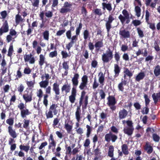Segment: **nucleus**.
Wrapping results in <instances>:
<instances>
[{
    "label": "nucleus",
    "mask_w": 160,
    "mask_h": 160,
    "mask_svg": "<svg viewBox=\"0 0 160 160\" xmlns=\"http://www.w3.org/2000/svg\"><path fill=\"white\" fill-rule=\"evenodd\" d=\"M113 51L109 48L102 55V60L103 62L107 63L111 60L113 58Z\"/></svg>",
    "instance_id": "obj_1"
},
{
    "label": "nucleus",
    "mask_w": 160,
    "mask_h": 160,
    "mask_svg": "<svg viewBox=\"0 0 160 160\" xmlns=\"http://www.w3.org/2000/svg\"><path fill=\"white\" fill-rule=\"evenodd\" d=\"M108 101L107 104L110 107V108L112 110H114L116 107L115 106L117 103L115 98L112 96H109L107 98Z\"/></svg>",
    "instance_id": "obj_2"
},
{
    "label": "nucleus",
    "mask_w": 160,
    "mask_h": 160,
    "mask_svg": "<svg viewBox=\"0 0 160 160\" xmlns=\"http://www.w3.org/2000/svg\"><path fill=\"white\" fill-rule=\"evenodd\" d=\"M122 13L123 16L120 14L118 17V18L120 20L122 23L123 24L126 19L127 20L126 22V23H129L130 22V20H129L130 17L128 11L125 10H123L122 11Z\"/></svg>",
    "instance_id": "obj_3"
},
{
    "label": "nucleus",
    "mask_w": 160,
    "mask_h": 160,
    "mask_svg": "<svg viewBox=\"0 0 160 160\" xmlns=\"http://www.w3.org/2000/svg\"><path fill=\"white\" fill-rule=\"evenodd\" d=\"M76 89L75 87H73L71 90V94L69 97V99L70 102L73 103L75 102L76 96Z\"/></svg>",
    "instance_id": "obj_4"
},
{
    "label": "nucleus",
    "mask_w": 160,
    "mask_h": 160,
    "mask_svg": "<svg viewBox=\"0 0 160 160\" xmlns=\"http://www.w3.org/2000/svg\"><path fill=\"white\" fill-rule=\"evenodd\" d=\"M23 98L26 103L31 102L32 99V93L26 91L25 93L23 95Z\"/></svg>",
    "instance_id": "obj_5"
},
{
    "label": "nucleus",
    "mask_w": 160,
    "mask_h": 160,
    "mask_svg": "<svg viewBox=\"0 0 160 160\" xmlns=\"http://www.w3.org/2000/svg\"><path fill=\"white\" fill-rule=\"evenodd\" d=\"M98 81L99 84V88H103V86L104 84L105 81V76L102 72H100L98 75Z\"/></svg>",
    "instance_id": "obj_6"
},
{
    "label": "nucleus",
    "mask_w": 160,
    "mask_h": 160,
    "mask_svg": "<svg viewBox=\"0 0 160 160\" xmlns=\"http://www.w3.org/2000/svg\"><path fill=\"white\" fill-rule=\"evenodd\" d=\"M24 59L26 62H29L31 64H34L35 62V58L31 54L25 55L24 56Z\"/></svg>",
    "instance_id": "obj_7"
},
{
    "label": "nucleus",
    "mask_w": 160,
    "mask_h": 160,
    "mask_svg": "<svg viewBox=\"0 0 160 160\" xmlns=\"http://www.w3.org/2000/svg\"><path fill=\"white\" fill-rule=\"evenodd\" d=\"M8 26L7 21H5L2 26L0 28V35H2L4 32L8 31Z\"/></svg>",
    "instance_id": "obj_8"
},
{
    "label": "nucleus",
    "mask_w": 160,
    "mask_h": 160,
    "mask_svg": "<svg viewBox=\"0 0 160 160\" xmlns=\"http://www.w3.org/2000/svg\"><path fill=\"white\" fill-rule=\"evenodd\" d=\"M119 35L122 38H126L130 37V33L129 31L126 30H120L119 32Z\"/></svg>",
    "instance_id": "obj_9"
},
{
    "label": "nucleus",
    "mask_w": 160,
    "mask_h": 160,
    "mask_svg": "<svg viewBox=\"0 0 160 160\" xmlns=\"http://www.w3.org/2000/svg\"><path fill=\"white\" fill-rule=\"evenodd\" d=\"M128 114V111L125 109H123L120 110L118 113V117L120 119L125 118Z\"/></svg>",
    "instance_id": "obj_10"
},
{
    "label": "nucleus",
    "mask_w": 160,
    "mask_h": 160,
    "mask_svg": "<svg viewBox=\"0 0 160 160\" xmlns=\"http://www.w3.org/2000/svg\"><path fill=\"white\" fill-rule=\"evenodd\" d=\"M79 76L78 74H75L72 79L73 87H75L76 88L78 84V79L79 78Z\"/></svg>",
    "instance_id": "obj_11"
},
{
    "label": "nucleus",
    "mask_w": 160,
    "mask_h": 160,
    "mask_svg": "<svg viewBox=\"0 0 160 160\" xmlns=\"http://www.w3.org/2000/svg\"><path fill=\"white\" fill-rule=\"evenodd\" d=\"M134 130L133 127L129 128L126 127L124 128L123 131L128 136H130L132 134Z\"/></svg>",
    "instance_id": "obj_12"
},
{
    "label": "nucleus",
    "mask_w": 160,
    "mask_h": 160,
    "mask_svg": "<svg viewBox=\"0 0 160 160\" xmlns=\"http://www.w3.org/2000/svg\"><path fill=\"white\" fill-rule=\"evenodd\" d=\"M53 90L54 92L56 95H58L60 94V89L59 85L57 82L53 83L52 86Z\"/></svg>",
    "instance_id": "obj_13"
},
{
    "label": "nucleus",
    "mask_w": 160,
    "mask_h": 160,
    "mask_svg": "<svg viewBox=\"0 0 160 160\" xmlns=\"http://www.w3.org/2000/svg\"><path fill=\"white\" fill-rule=\"evenodd\" d=\"M45 55L42 54L39 55L38 63L40 66L42 67L45 62Z\"/></svg>",
    "instance_id": "obj_14"
},
{
    "label": "nucleus",
    "mask_w": 160,
    "mask_h": 160,
    "mask_svg": "<svg viewBox=\"0 0 160 160\" xmlns=\"http://www.w3.org/2000/svg\"><path fill=\"white\" fill-rule=\"evenodd\" d=\"M75 118L77 121L80 122L82 117L81 116V110L80 108L78 107L75 113Z\"/></svg>",
    "instance_id": "obj_15"
},
{
    "label": "nucleus",
    "mask_w": 160,
    "mask_h": 160,
    "mask_svg": "<svg viewBox=\"0 0 160 160\" xmlns=\"http://www.w3.org/2000/svg\"><path fill=\"white\" fill-rule=\"evenodd\" d=\"M8 131L9 134L13 138H15L17 137V134L15 131L12 129V127L9 126L8 127Z\"/></svg>",
    "instance_id": "obj_16"
},
{
    "label": "nucleus",
    "mask_w": 160,
    "mask_h": 160,
    "mask_svg": "<svg viewBox=\"0 0 160 160\" xmlns=\"http://www.w3.org/2000/svg\"><path fill=\"white\" fill-rule=\"evenodd\" d=\"M102 8L104 10H105L106 8L109 12L111 11L112 10V5L110 3H107L103 2L102 3Z\"/></svg>",
    "instance_id": "obj_17"
},
{
    "label": "nucleus",
    "mask_w": 160,
    "mask_h": 160,
    "mask_svg": "<svg viewBox=\"0 0 160 160\" xmlns=\"http://www.w3.org/2000/svg\"><path fill=\"white\" fill-rule=\"evenodd\" d=\"M70 86L68 84H64L61 88L62 92H65L66 93L70 92Z\"/></svg>",
    "instance_id": "obj_18"
},
{
    "label": "nucleus",
    "mask_w": 160,
    "mask_h": 160,
    "mask_svg": "<svg viewBox=\"0 0 160 160\" xmlns=\"http://www.w3.org/2000/svg\"><path fill=\"white\" fill-rule=\"evenodd\" d=\"M49 142V145L48 146V148H50L52 147H55V146L56 143L53 139V135L52 134L50 135Z\"/></svg>",
    "instance_id": "obj_19"
},
{
    "label": "nucleus",
    "mask_w": 160,
    "mask_h": 160,
    "mask_svg": "<svg viewBox=\"0 0 160 160\" xmlns=\"http://www.w3.org/2000/svg\"><path fill=\"white\" fill-rule=\"evenodd\" d=\"M31 113L28 109L25 108L21 111V114L22 117L24 118L26 117V116L29 115Z\"/></svg>",
    "instance_id": "obj_20"
},
{
    "label": "nucleus",
    "mask_w": 160,
    "mask_h": 160,
    "mask_svg": "<svg viewBox=\"0 0 160 160\" xmlns=\"http://www.w3.org/2000/svg\"><path fill=\"white\" fill-rule=\"evenodd\" d=\"M145 76V74L144 72H141L136 77L135 79L137 81H139L141 80H142Z\"/></svg>",
    "instance_id": "obj_21"
},
{
    "label": "nucleus",
    "mask_w": 160,
    "mask_h": 160,
    "mask_svg": "<svg viewBox=\"0 0 160 160\" xmlns=\"http://www.w3.org/2000/svg\"><path fill=\"white\" fill-rule=\"evenodd\" d=\"M57 106L55 104H52L50 107L49 110L54 113V115H56L58 113V111L56 109Z\"/></svg>",
    "instance_id": "obj_22"
},
{
    "label": "nucleus",
    "mask_w": 160,
    "mask_h": 160,
    "mask_svg": "<svg viewBox=\"0 0 160 160\" xmlns=\"http://www.w3.org/2000/svg\"><path fill=\"white\" fill-rule=\"evenodd\" d=\"M23 19L21 16L18 13L15 16V22L17 24H18L20 22H23Z\"/></svg>",
    "instance_id": "obj_23"
},
{
    "label": "nucleus",
    "mask_w": 160,
    "mask_h": 160,
    "mask_svg": "<svg viewBox=\"0 0 160 160\" xmlns=\"http://www.w3.org/2000/svg\"><path fill=\"white\" fill-rule=\"evenodd\" d=\"M49 82L48 80H45L42 81L39 83L41 88H45L48 85Z\"/></svg>",
    "instance_id": "obj_24"
},
{
    "label": "nucleus",
    "mask_w": 160,
    "mask_h": 160,
    "mask_svg": "<svg viewBox=\"0 0 160 160\" xmlns=\"http://www.w3.org/2000/svg\"><path fill=\"white\" fill-rule=\"evenodd\" d=\"M72 126L71 125L69 124V122H67L66 121L65 122V128L68 132L71 131L72 128Z\"/></svg>",
    "instance_id": "obj_25"
},
{
    "label": "nucleus",
    "mask_w": 160,
    "mask_h": 160,
    "mask_svg": "<svg viewBox=\"0 0 160 160\" xmlns=\"http://www.w3.org/2000/svg\"><path fill=\"white\" fill-rule=\"evenodd\" d=\"M154 73L156 76L160 75V66L158 65L155 67L154 70Z\"/></svg>",
    "instance_id": "obj_26"
},
{
    "label": "nucleus",
    "mask_w": 160,
    "mask_h": 160,
    "mask_svg": "<svg viewBox=\"0 0 160 160\" xmlns=\"http://www.w3.org/2000/svg\"><path fill=\"white\" fill-rule=\"evenodd\" d=\"M81 146L80 144H78L77 147L74 148L72 151V154L75 155L79 152L80 151V148Z\"/></svg>",
    "instance_id": "obj_27"
},
{
    "label": "nucleus",
    "mask_w": 160,
    "mask_h": 160,
    "mask_svg": "<svg viewBox=\"0 0 160 160\" xmlns=\"http://www.w3.org/2000/svg\"><path fill=\"white\" fill-rule=\"evenodd\" d=\"M114 72L115 73V76H118L120 72V69L119 66L116 64H114Z\"/></svg>",
    "instance_id": "obj_28"
},
{
    "label": "nucleus",
    "mask_w": 160,
    "mask_h": 160,
    "mask_svg": "<svg viewBox=\"0 0 160 160\" xmlns=\"http://www.w3.org/2000/svg\"><path fill=\"white\" fill-rule=\"evenodd\" d=\"M122 151L125 155H127L128 153V146L125 144H123L122 146Z\"/></svg>",
    "instance_id": "obj_29"
},
{
    "label": "nucleus",
    "mask_w": 160,
    "mask_h": 160,
    "mask_svg": "<svg viewBox=\"0 0 160 160\" xmlns=\"http://www.w3.org/2000/svg\"><path fill=\"white\" fill-rule=\"evenodd\" d=\"M95 46L98 50H99L100 48L103 46V43L102 41H98L95 44Z\"/></svg>",
    "instance_id": "obj_30"
},
{
    "label": "nucleus",
    "mask_w": 160,
    "mask_h": 160,
    "mask_svg": "<svg viewBox=\"0 0 160 160\" xmlns=\"http://www.w3.org/2000/svg\"><path fill=\"white\" fill-rule=\"evenodd\" d=\"M124 78H125L126 75L129 77H131L132 75V74L128 69L127 68L124 69Z\"/></svg>",
    "instance_id": "obj_31"
},
{
    "label": "nucleus",
    "mask_w": 160,
    "mask_h": 160,
    "mask_svg": "<svg viewBox=\"0 0 160 160\" xmlns=\"http://www.w3.org/2000/svg\"><path fill=\"white\" fill-rule=\"evenodd\" d=\"M19 148L21 150H23L27 152L30 149V146L29 145H20L19 146Z\"/></svg>",
    "instance_id": "obj_32"
},
{
    "label": "nucleus",
    "mask_w": 160,
    "mask_h": 160,
    "mask_svg": "<svg viewBox=\"0 0 160 160\" xmlns=\"http://www.w3.org/2000/svg\"><path fill=\"white\" fill-rule=\"evenodd\" d=\"M93 11L95 14L99 16H101L102 14V10L100 9H95Z\"/></svg>",
    "instance_id": "obj_33"
},
{
    "label": "nucleus",
    "mask_w": 160,
    "mask_h": 160,
    "mask_svg": "<svg viewBox=\"0 0 160 160\" xmlns=\"http://www.w3.org/2000/svg\"><path fill=\"white\" fill-rule=\"evenodd\" d=\"M135 12L136 15L138 17H140L141 15V9L140 7L137 6L135 7Z\"/></svg>",
    "instance_id": "obj_34"
},
{
    "label": "nucleus",
    "mask_w": 160,
    "mask_h": 160,
    "mask_svg": "<svg viewBox=\"0 0 160 160\" xmlns=\"http://www.w3.org/2000/svg\"><path fill=\"white\" fill-rule=\"evenodd\" d=\"M114 148L112 146H110L109 148V151L108 152V156L112 157L113 155Z\"/></svg>",
    "instance_id": "obj_35"
},
{
    "label": "nucleus",
    "mask_w": 160,
    "mask_h": 160,
    "mask_svg": "<svg viewBox=\"0 0 160 160\" xmlns=\"http://www.w3.org/2000/svg\"><path fill=\"white\" fill-rule=\"evenodd\" d=\"M86 127L87 129L86 135L87 137L88 138L92 131V128L88 125H87Z\"/></svg>",
    "instance_id": "obj_36"
},
{
    "label": "nucleus",
    "mask_w": 160,
    "mask_h": 160,
    "mask_svg": "<svg viewBox=\"0 0 160 160\" xmlns=\"http://www.w3.org/2000/svg\"><path fill=\"white\" fill-rule=\"evenodd\" d=\"M13 52V47L12 43L10 44L9 48L8 50V56L11 57Z\"/></svg>",
    "instance_id": "obj_37"
},
{
    "label": "nucleus",
    "mask_w": 160,
    "mask_h": 160,
    "mask_svg": "<svg viewBox=\"0 0 160 160\" xmlns=\"http://www.w3.org/2000/svg\"><path fill=\"white\" fill-rule=\"evenodd\" d=\"M15 38H16L9 35H8L6 37V40L8 42H9L11 41L13 42L14 41Z\"/></svg>",
    "instance_id": "obj_38"
},
{
    "label": "nucleus",
    "mask_w": 160,
    "mask_h": 160,
    "mask_svg": "<svg viewBox=\"0 0 160 160\" xmlns=\"http://www.w3.org/2000/svg\"><path fill=\"white\" fill-rule=\"evenodd\" d=\"M146 150L148 153L150 154L152 152L153 149L151 146L147 144L146 146Z\"/></svg>",
    "instance_id": "obj_39"
},
{
    "label": "nucleus",
    "mask_w": 160,
    "mask_h": 160,
    "mask_svg": "<svg viewBox=\"0 0 160 160\" xmlns=\"http://www.w3.org/2000/svg\"><path fill=\"white\" fill-rule=\"evenodd\" d=\"M112 133H110L106 134L105 137V140L107 142H109L111 139Z\"/></svg>",
    "instance_id": "obj_40"
},
{
    "label": "nucleus",
    "mask_w": 160,
    "mask_h": 160,
    "mask_svg": "<svg viewBox=\"0 0 160 160\" xmlns=\"http://www.w3.org/2000/svg\"><path fill=\"white\" fill-rule=\"evenodd\" d=\"M94 152L95 156H98L100 157L101 156V152H100V150L98 148H97L95 149L94 150Z\"/></svg>",
    "instance_id": "obj_41"
},
{
    "label": "nucleus",
    "mask_w": 160,
    "mask_h": 160,
    "mask_svg": "<svg viewBox=\"0 0 160 160\" xmlns=\"http://www.w3.org/2000/svg\"><path fill=\"white\" fill-rule=\"evenodd\" d=\"M82 27V24L81 23L79 24V26L77 28L76 31V35L78 36L79 35L80 31Z\"/></svg>",
    "instance_id": "obj_42"
},
{
    "label": "nucleus",
    "mask_w": 160,
    "mask_h": 160,
    "mask_svg": "<svg viewBox=\"0 0 160 160\" xmlns=\"http://www.w3.org/2000/svg\"><path fill=\"white\" fill-rule=\"evenodd\" d=\"M88 82V77L86 75H84L82 78L81 83L87 84Z\"/></svg>",
    "instance_id": "obj_43"
},
{
    "label": "nucleus",
    "mask_w": 160,
    "mask_h": 160,
    "mask_svg": "<svg viewBox=\"0 0 160 160\" xmlns=\"http://www.w3.org/2000/svg\"><path fill=\"white\" fill-rule=\"evenodd\" d=\"M9 35L12 36L15 38L17 37V32L15 30L13 29H11L10 30L9 32Z\"/></svg>",
    "instance_id": "obj_44"
},
{
    "label": "nucleus",
    "mask_w": 160,
    "mask_h": 160,
    "mask_svg": "<svg viewBox=\"0 0 160 160\" xmlns=\"http://www.w3.org/2000/svg\"><path fill=\"white\" fill-rule=\"evenodd\" d=\"M99 83L98 82L96 78H94V81L92 85L93 89H95L99 86Z\"/></svg>",
    "instance_id": "obj_45"
},
{
    "label": "nucleus",
    "mask_w": 160,
    "mask_h": 160,
    "mask_svg": "<svg viewBox=\"0 0 160 160\" xmlns=\"http://www.w3.org/2000/svg\"><path fill=\"white\" fill-rule=\"evenodd\" d=\"M152 138L153 140L156 142H158L160 138V137L155 133L153 134Z\"/></svg>",
    "instance_id": "obj_46"
},
{
    "label": "nucleus",
    "mask_w": 160,
    "mask_h": 160,
    "mask_svg": "<svg viewBox=\"0 0 160 160\" xmlns=\"http://www.w3.org/2000/svg\"><path fill=\"white\" fill-rule=\"evenodd\" d=\"M24 124L23 125V127L24 128L27 129L29 126V120H28L24 119Z\"/></svg>",
    "instance_id": "obj_47"
},
{
    "label": "nucleus",
    "mask_w": 160,
    "mask_h": 160,
    "mask_svg": "<svg viewBox=\"0 0 160 160\" xmlns=\"http://www.w3.org/2000/svg\"><path fill=\"white\" fill-rule=\"evenodd\" d=\"M49 33L48 31H45L43 33L44 38L46 40H48L49 39Z\"/></svg>",
    "instance_id": "obj_48"
},
{
    "label": "nucleus",
    "mask_w": 160,
    "mask_h": 160,
    "mask_svg": "<svg viewBox=\"0 0 160 160\" xmlns=\"http://www.w3.org/2000/svg\"><path fill=\"white\" fill-rule=\"evenodd\" d=\"M61 54L62 56V58H66L70 57V56L65 51H62L61 52Z\"/></svg>",
    "instance_id": "obj_49"
},
{
    "label": "nucleus",
    "mask_w": 160,
    "mask_h": 160,
    "mask_svg": "<svg viewBox=\"0 0 160 160\" xmlns=\"http://www.w3.org/2000/svg\"><path fill=\"white\" fill-rule=\"evenodd\" d=\"M70 9L69 8H64L63 7L62 8L60 11V12L61 13H67L68 12L70 11Z\"/></svg>",
    "instance_id": "obj_50"
},
{
    "label": "nucleus",
    "mask_w": 160,
    "mask_h": 160,
    "mask_svg": "<svg viewBox=\"0 0 160 160\" xmlns=\"http://www.w3.org/2000/svg\"><path fill=\"white\" fill-rule=\"evenodd\" d=\"M46 114L47 117V118H51L53 117V115L52 114V112L49 110V111L48 112H46Z\"/></svg>",
    "instance_id": "obj_51"
},
{
    "label": "nucleus",
    "mask_w": 160,
    "mask_h": 160,
    "mask_svg": "<svg viewBox=\"0 0 160 160\" xmlns=\"http://www.w3.org/2000/svg\"><path fill=\"white\" fill-rule=\"evenodd\" d=\"M57 51H54L50 52L49 54V56L50 57L52 58L57 56Z\"/></svg>",
    "instance_id": "obj_52"
},
{
    "label": "nucleus",
    "mask_w": 160,
    "mask_h": 160,
    "mask_svg": "<svg viewBox=\"0 0 160 160\" xmlns=\"http://www.w3.org/2000/svg\"><path fill=\"white\" fill-rule=\"evenodd\" d=\"M35 82V80H33V81H27L26 83L28 87H33Z\"/></svg>",
    "instance_id": "obj_53"
},
{
    "label": "nucleus",
    "mask_w": 160,
    "mask_h": 160,
    "mask_svg": "<svg viewBox=\"0 0 160 160\" xmlns=\"http://www.w3.org/2000/svg\"><path fill=\"white\" fill-rule=\"evenodd\" d=\"M99 94L101 97V99H103L105 98V94L103 90L101 89L100 90Z\"/></svg>",
    "instance_id": "obj_54"
},
{
    "label": "nucleus",
    "mask_w": 160,
    "mask_h": 160,
    "mask_svg": "<svg viewBox=\"0 0 160 160\" xmlns=\"http://www.w3.org/2000/svg\"><path fill=\"white\" fill-rule=\"evenodd\" d=\"M132 23L134 26H137L140 25L141 23V22L140 20H136L132 21Z\"/></svg>",
    "instance_id": "obj_55"
},
{
    "label": "nucleus",
    "mask_w": 160,
    "mask_h": 160,
    "mask_svg": "<svg viewBox=\"0 0 160 160\" xmlns=\"http://www.w3.org/2000/svg\"><path fill=\"white\" fill-rule=\"evenodd\" d=\"M144 98L145 99V104L146 106H147L149 103L150 100L148 97V96L146 94L144 95Z\"/></svg>",
    "instance_id": "obj_56"
},
{
    "label": "nucleus",
    "mask_w": 160,
    "mask_h": 160,
    "mask_svg": "<svg viewBox=\"0 0 160 160\" xmlns=\"http://www.w3.org/2000/svg\"><path fill=\"white\" fill-rule=\"evenodd\" d=\"M78 35H76L74 36H73L72 38L71 37V38L70 39H71V41L72 42L74 43H75V42H76L78 40Z\"/></svg>",
    "instance_id": "obj_57"
},
{
    "label": "nucleus",
    "mask_w": 160,
    "mask_h": 160,
    "mask_svg": "<svg viewBox=\"0 0 160 160\" xmlns=\"http://www.w3.org/2000/svg\"><path fill=\"white\" fill-rule=\"evenodd\" d=\"M39 2V0H33V2H32V6L35 7H38Z\"/></svg>",
    "instance_id": "obj_58"
},
{
    "label": "nucleus",
    "mask_w": 160,
    "mask_h": 160,
    "mask_svg": "<svg viewBox=\"0 0 160 160\" xmlns=\"http://www.w3.org/2000/svg\"><path fill=\"white\" fill-rule=\"evenodd\" d=\"M89 33L88 30H85L83 32V36L85 40L87 39L88 38L89 36Z\"/></svg>",
    "instance_id": "obj_59"
},
{
    "label": "nucleus",
    "mask_w": 160,
    "mask_h": 160,
    "mask_svg": "<svg viewBox=\"0 0 160 160\" xmlns=\"http://www.w3.org/2000/svg\"><path fill=\"white\" fill-rule=\"evenodd\" d=\"M43 92L41 89H39L37 92V96L38 97L41 98L42 96Z\"/></svg>",
    "instance_id": "obj_60"
},
{
    "label": "nucleus",
    "mask_w": 160,
    "mask_h": 160,
    "mask_svg": "<svg viewBox=\"0 0 160 160\" xmlns=\"http://www.w3.org/2000/svg\"><path fill=\"white\" fill-rule=\"evenodd\" d=\"M137 30L138 31V33L141 38H142L144 36L143 32L139 28H137Z\"/></svg>",
    "instance_id": "obj_61"
},
{
    "label": "nucleus",
    "mask_w": 160,
    "mask_h": 160,
    "mask_svg": "<svg viewBox=\"0 0 160 160\" xmlns=\"http://www.w3.org/2000/svg\"><path fill=\"white\" fill-rule=\"evenodd\" d=\"M65 29H63L59 30L56 33V35L58 36H60L63 34L65 32Z\"/></svg>",
    "instance_id": "obj_62"
},
{
    "label": "nucleus",
    "mask_w": 160,
    "mask_h": 160,
    "mask_svg": "<svg viewBox=\"0 0 160 160\" xmlns=\"http://www.w3.org/2000/svg\"><path fill=\"white\" fill-rule=\"evenodd\" d=\"M157 95L155 93H153L152 95V97L155 103H156L158 99V98L157 96Z\"/></svg>",
    "instance_id": "obj_63"
},
{
    "label": "nucleus",
    "mask_w": 160,
    "mask_h": 160,
    "mask_svg": "<svg viewBox=\"0 0 160 160\" xmlns=\"http://www.w3.org/2000/svg\"><path fill=\"white\" fill-rule=\"evenodd\" d=\"M74 43L70 41L68 44L66 45V47L68 50H69L71 48L73 45Z\"/></svg>",
    "instance_id": "obj_64"
}]
</instances>
